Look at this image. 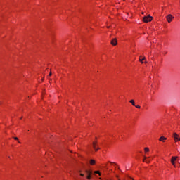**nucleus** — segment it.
<instances>
[{
	"mask_svg": "<svg viewBox=\"0 0 180 180\" xmlns=\"http://www.w3.org/2000/svg\"><path fill=\"white\" fill-rule=\"evenodd\" d=\"M143 20L145 22V23H148V22H151V20H153V17L150 15L145 16L143 17Z\"/></svg>",
	"mask_w": 180,
	"mask_h": 180,
	"instance_id": "obj_1",
	"label": "nucleus"
},
{
	"mask_svg": "<svg viewBox=\"0 0 180 180\" xmlns=\"http://www.w3.org/2000/svg\"><path fill=\"white\" fill-rule=\"evenodd\" d=\"M174 16H172V15L171 14H169L167 17H166V19L168 22V23H171V22H172V19H174Z\"/></svg>",
	"mask_w": 180,
	"mask_h": 180,
	"instance_id": "obj_2",
	"label": "nucleus"
},
{
	"mask_svg": "<svg viewBox=\"0 0 180 180\" xmlns=\"http://www.w3.org/2000/svg\"><path fill=\"white\" fill-rule=\"evenodd\" d=\"M176 160H178V156L172 157L171 162H172V165H174V167H176L175 161H176Z\"/></svg>",
	"mask_w": 180,
	"mask_h": 180,
	"instance_id": "obj_3",
	"label": "nucleus"
},
{
	"mask_svg": "<svg viewBox=\"0 0 180 180\" xmlns=\"http://www.w3.org/2000/svg\"><path fill=\"white\" fill-rule=\"evenodd\" d=\"M173 137H174L175 141H180V138H179V136L178 135V134L174 133L173 134Z\"/></svg>",
	"mask_w": 180,
	"mask_h": 180,
	"instance_id": "obj_4",
	"label": "nucleus"
},
{
	"mask_svg": "<svg viewBox=\"0 0 180 180\" xmlns=\"http://www.w3.org/2000/svg\"><path fill=\"white\" fill-rule=\"evenodd\" d=\"M85 172H86V174L87 175L86 178L88 179H91V176L92 175V172L91 171H89V170H85Z\"/></svg>",
	"mask_w": 180,
	"mask_h": 180,
	"instance_id": "obj_5",
	"label": "nucleus"
},
{
	"mask_svg": "<svg viewBox=\"0 0 180 180\" xmlns=\"http://www.w3.org/2000/svg\"><path fill=\"white\" fill-rule=\"evenodd\" d=\"M111 44L112 46H117V39H116V38L113 39L112 41H111Z\"/></svg>",
	"mask_w": 180,
	"mask_h": 180,
	"instance_id": "obj_6",
	"label": "nucleus"
},
{
	"mask_svg": "<svg viewBox=\"0 0 180 180\" xmlns=\"http://www.w3.org/2000/svg\"><path fill=\"white\" fill-rule=\"evenodd\" d=\"M93 148L95 151H98V150H99V148H96V142H93Z\"/></svg>",
	"mask_w": 180,
	"mask_h": 180,
	"instance_id": "obj_7",
	"label": "nucleus"
},
{
	"mask_svg": "<svg viewBox=\"0 0 180 180\" xmlns=\"http://www.w3.org/2000/svg\"><path fill=\"white\" fill-rule=\"evenodd\" d=\"M165 140H167V138L164 137V136H161L159 139V141H165Z\"/></svg>",
	"mask_w": 180,
	"mask_h": 180,
	"instance_id": "obj_8",
	"label": "nucleus"
},
{
	"mask_svg": "<svg viewBox=\"0 0 180 180\" xmlns=\"http://www.w3.org/2000/svg\"><path fill=\"white\" fill-rule=\"evenodd\" d=\"M142 57L143 56H140V58H139V61L141 63V64H143V60H146V57H144L143 58L141 59Z\"/></svg>",
	"mask_w": 180,
	"mask_h": 180,
	"instance_id": "obj_9",
	"label": "nucleus"
},
{
	"mask_svg": "<svg viewBox=\"0 0 180 180\" xmlns=\"http://www.w3.org/2000/svg\"><path fill=\"white\" fill-rule=\"evenodd\" d=\"M90 164H91V165H95V160H90Z\"/></svg>",
	"mask_w": 180,
	"mask_h": 180,
	"instance_id": "obj_10",
	"label": "nucleus"
},
{
	"mask_svg": "<svg viewBox=\"0 0 180 180\" xmlns=\"http://www.w3.org/2000/svg\"><path fill=\"white\" fill-rule=\"evenodd\" d=\"M129 102H130V103H131V105L133 106H136V103H134V100H131Z\"/></svg>",
	"mask_w": 180,
	"mask_h": 180,
	"instance_id": "obj_11",
	"label": "nucleus"
},
{
	"mask_svg": "<svg viewBox=\"0 0 180 180\" xmlns=\"http://www.w3.org/2000/svg\"><path fill=\"white\" fill-rule=\"evenodd\" d=\"M145 153H148L150 151V149L148 148H145Z\"/></svg>",
	"mask_w": 180,
	"mask_h": 180,
	"instance_id": "obj_12",
	"label": "nucleus"
},
{
	"mask_svg": "<svg viewBox=\"0 0 180 180\" xmlns=\"http://www.w3.org/2000/svg\"><path fill=\"white\" fill-rule=\"evenodd\" d=\"M95 174H98V175H101V172H99V171H96Z\"/></svg>",
	"mask_w": 180,
	"mask_h": 180,
	"instance_id": "obj_13",
	"label": "nucleus"
},
{
	"mask_svg": "<svg viewBox=\"0 0 180 180\" xmlns=\"http://www.w3.org/2000/svg\"><path fill=\"white\" fill-rule=\"evenodd\" d=\"M145 161H146V159L143 160V162H145ZM146 162L148 163V162H150V160H146Z\"/></svg>",
	"mask_w": 180,
	"mask_h": 180,
	"instance_id": "obj_14",
	"label": "nucleus"
},
{
	"mask_svg": "<svg viewBox=\"0 0 180 180\" xmlns=\"http://www.w3.org/2000/svg\"><path fill=\"white\" fill-rule=\"evenodd\" d=\"M136 108H137V109H140V105H135Z\"/></svg>",
	"mask_w": 180,
	"mask_h": 180,
	"instance_id": "obj_15",
	"label": "nucleus"
},
{
	"mask_svg": "<svg viewBox=\"0 0 180 180\" xmlns=\"http://www.w3.org/2000/svg\"><path fill=\"white\" fill-rule=\"evenodd\" d=\"M14 140H19V139L18 137H14Z\"/></svg>",
	"mask_w": 180,
	"mask_h": 180,
	"instance_id": "obj_16",
	"label": "nucleus"
},
{
	"mask_svg": "<svg viewBox=\"0 0 180 180\" xmlns=\"http://www.w3.org/2000/svg\"><path fill=\"white\" fill-rule=\"evenodd\" d=\"M80 176H84V174L82 173H80Z\"/></svg>",
	"mask_w": 180,
	"mask_h": 180,
	"instance_id": "obj_17",
	"label": "nucleus"
},
{
	"mask_svg": "<svg viewBox=\"0 0 180 180\" xmlns=\"http://www.w3.org/2000/svg\"><path fill=\"white\" fill-rule=\"evenodd\" d=\"M51 75H52V73H51V72H50L49 77H51Z\"/></svg>",
	"mask_w": 180,
	"mask_h": 180,
	"instance_id": "obj_18",
	"label": "nucleus"
},
{
	"mask_svg": "<svg viewBox=\"0 0 180 180\" xmlns=\"http://www.w3.org/2000/svg\"><path fill=\"white\" fill-rule=\"evenodd\" d=\"M128 180H133L131 177L128 178Z\"/></svg>",
	"mask_w": 180,
	"mask_h": 180,
	"instance_id": "obj_19",
	"label": "nucleus"
},
{
	"mask_svg": "<svg viewBox=\"0 0 180 180\" xmlns=\"http://www.w3.org/2000/svg\"><path fill=\"white\" fill-rule=\"evenodd\" d=\"M145 160H147V158H146V157H145Z\"/></svg>",
	"mask_w": 180,
	"mask_h": 180,
	"instance_id": "obj_20",
	"label": "nucleus"
},
{
	"mask_svg": "<svg viewBox=\"0 0 180 180\" xmlns=\"http://www.w3.org/2000/svg\"><path fill=\"white\" fill-rule=\"evenodd\" d=\"M110 162V164H113V162Z\"/></svg>",
	"mask_w": 180,
	"mask_h": 180,
	"instance_id": "obj_21",
	"label": "nucleus"
},
{
	"mask_svg": "<svg viewBox=\"0 0 180 180\" xmlns=\"http://www.w3.org/2000/svg\"><path fill=\"white\" fill-rule=\"evenodd\" d=\"M18 143H20V141H18Z\"/></svg>",
	"mask_w": 180,
	"mask_h": 180,
	"instance_id": "obj_22",
	"label": "nucleus"
}]
</instances>
